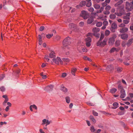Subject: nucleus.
I'll list each match as a JSON object with an SVG mask.
<instances>
[{
    "instance_id": "nucleus-1",
    "label": "nucleus",
    "mask_w": 133,
    "mask_h": 133,
    "mask_svg": "<svg viewBox=\"0 0 133 133\" xmlns=\"http://www.w3.org/2000/svg\"><path fill=\"white\" fill-rule=\"evenodd\" d=\"M71 43V42L70 38L69 37H67L63 41L62 48L63 49L66 48L69 49L71 48L70 46Z\"/></svg>"
},
{
    "instance_id": "nucleus-2",
    "label": "nucleus",
    "mask_w": 133,
    "mask_h": 133,
    "mask_svg": "<svg viewBox=\"0 0 133 133\" xmlns=\"http://www.w3.org/2000/svg\"><path fill=\"white\" fill-rule=\"evenodd\" d=\"M101 41L99 40L96 43L97 46L103 47L106 45V43L107 41V38H105L102 41Z\"/></svg>"
},
{
    "instance_id": "nucleus-3",
    "label": "nucleus",
    "mask_w": 133,
    "mask_h": 133,
    "mask_svg": "<svg viewBox=\"0 0 133 133\" xmlns=\"http://www.w3.org/2000/svg\"><path fill=\"white\" fill-rule=\"evenodd\" d=\"M118 89L120 90L121 95L120 98H124L125 96V92L122 87L120 85H119L118 87Z\"/></svg>"
},
{
    "instance_id": "nucleus-4",
    "label": "nucleus",
    "mask_w": 133,
    "mask_h": 133,
    "mask_svg": "<svg viewBox=\"0 0 133 133\" xmlns=\"http://www.w3.org/2000/svg\"><path fill=\"white\" fill-rule=\"evenodd\" d=\"M117 36L115 34H113L112 37L109 38L108 40V44L110 45H112L115 41V39L116 38Z\"/></svg>"
},
{
    "instance_id": "nucleus-5",
    "label": "nucleus",
    "mask_w": 133,
    "mask_h": 133,
    "mask_svg": "<svg viewBox=\"0 0 133 133\" xmlns=\"http://www.w3.org/2000/svg\"><path fill=\"white\" fill-rule=\"evenodd\" d=\"M125 9L128 11H130L133 9V7L131 3L128 2H126L125 3Z\"/></svg>"
},
{
    "instance_id": "nucleus-6",
    "label": "nucleus",
    "mask_w": 133,
    "mask_h": 133,
    "mask_svg": "<svg viewBox=\"0 0 133 133\" xmlns=\"http://www.w3.org/2000/svg\"><path fill=\"white\" fill-rule=\"evenodd\" d=\"M80 16L83 17L84 19H86L88 17L89 15L86 11L83 10L81 11Z\"/></svg>"
},
{
    "instance_id": "nucleus-7",
    "label": "nucleus",
    "mask_w": 133,
    "mask_h": 133,
    "mask_svg": "<svg viewBox=\"0 0 133 133\" xmlns=\"http://www.w3.org/2000/svg\"><path fill=\"white\" fill-rule=\"evenodd\" d=\"M52 61L57 64L59 65V62H60L61 64H63V61L61 60L60 58L58 57H57L56 58L53 59H52Z\"/></svg>"
},
{
    "instance_id": "nucleus-8",
    "label": "nucleus",
    "mask_w": 133,
    "mask_h": 133,
    "mask_svg": "<svg viewBox=\"0 0 133 133\" xmlns=\"http://www.w3.org/2000/svg\"><path fill=\"white\" fill-rule=\"evenodd\" d=\"M85 41L86 43V45L88 47H89L90 46V43L91 41V39L90 37H88L85 38Z\"/></svg>"
},
{
    "instance_id": "nucleus-9",
    "label": "nucleus",
    "mask_w": 133,
    "mask_h": 133,
    "mask_svg": "<svg viewBox=\"0 0 133 133\" xmlns=\"http://www.w3.org/2000/svg\"><path fill=\"white\" fill-rule=\"evenodd\" d=\"M123 2V0H120L115 4L114 6L115 7H118L120 9L122 7V6L120 5L122 4Z\"/></svg>"
},
{
    "instance_id": "nucleus-10",
    "label": "nucleus",
    "mask_w": 133,
    "mask_h": 133,
    "mask_svg": "<svg viewBox=\"0 0 133 133\" xmlns=\"http://www.w3.org/2000/svg\"><path fill=\"white\" fill-rule=\"evenodd\" d=\"M86 2L85 1H82L79 3V5H77L76 7L77 9L79 8L80 7L84 6L86 5Z\"/></svg>"
},
{
    "instance_id": "nucleus-11",
    "label": "nucleus",
    "mask_w": 133,
    "mask_h": 133,
    "mask_svg": "<svg viewBox=\"0 0 133 133\" xmlns=\"http://www.w3.org/2000/svg\"><path fill=\"white\" fill-rule=\"evenodd\" d=\"M128 28L126 27H123L119 29V32L121 33H124L127 32L128 30Z\"/></svg>"
},
{
    "instance_id": "nucleus-12",
    "label": "nucleus",
    "mask_w": 133,
    "mask_h": 133,
    "mask_svg": "<svg viewBox=\"0 0 133 133\" xmlns=\"http://www.w3.org/2000/svg\"><path fill=\"white\" fill-rule=\"evenodd\" d=\"M120 36L121 38L123 40L127 39L128 36V34H122Z\"/></svg>"
},
{
    "instance_id": "nucleus-13",
    "label": "nucleus",
    "mask_w": 133,
    "mask_h": 133,
    "mask_svg": "<svg viewBox=\"0 0 133 133\" xmlns=\"http://www.w3.org/2000/svg\"><path fill=\"white\" fill-rule=\"evenodd\" d=\"M117 27V24L115 22L112 23L111 25V30L112 31L113 29H115Z\"/></svg>"
},
{
    "instance_id": "nucleus-14",
    "label": "nucleus",
    "mask_w": 133,
    "mask_h": 133,
    "mask_svg": "<svg viewBox=\"0 0 133 133\" xmlns=\"http://www.w3.org/2000/svg\"><path fill=\"white\" fill-rule=\"evenodd\" d=\"M94 21V19L93 17H90L87 20V24H90L91 23Z\"/></svg>"
},
{
    "instance_id": "nucleus-15",
    "label": "nucleus",
    "mask_w": 133,
    "mask_h": 133,
    "mask_svg": "<svg viewBox=\"0 0 133 133\" xmlns=\"http://www.w3.org/2000/svg\"><path fill=\"white\" fill-rule=\"evenodd\" d=\"M114 69V67L112 65H110L108 66L106 68V69L107 70H112Z\"/></svg>"
},
{
    "instance_id": "nucleus-16",
    "label": "nucleus",
    "mask_w": 133,
    "mask_h": 133,
    "mask_svg": "<svg viewBox=\"0 0 133 133\" xmlns=\"http://www.w3.org/2000/svg\"><path fill=\"white\" fill-rule=\"evenodd\" d=\"M55 53L54 51H52L49 54V56L51 58H54L56 57Z\"/></svg>"
},
{
    "instance_id": "nucleus-17",
    "label": "nucleus",
    "mask_w": 133,
    "mask_h": 133,
    "mask_svg": "<svg viewBox=\"0 0 133 133\" xmlns=\"http://www.w3.org/2000/svg\"><path fill=\"white\" fill-rule=\"evenodd\" d=\"M53 86L52 85H50L46 87L45 88V90L47 91H50L53 88Z\"/></svg>"
},
{
    "instance_id": "nucleus-18",
    "label": "nucleus",
    "mask_w": 133,
    "mask_h": 133,
    "mask_svg": "<svg viewBox=\"0 0 133 133\" xmlns=\"http://www.w3.org/2000/svg\"><path fill=\"white\" fill-rule=\"evenodd\" d=\"M133 39L131 38L129 39L127 43V45L128 46H129L133 43Z\"/></svg>"
},
{
    "instance_id": "nucleus-19",
    "label": "nucleus",
    "mask_w": 133,
    "mask_h": 133,
    "mask_svg": "<svg viewBox=\"0 0 133 133\" xmlns=\"http://www.w3.org/2000/svg\"><path fill=\"white\" fill-rule=\"evenodd\" d=\"M100 29L99 28L95 27L92 29V31L94 33H97L99 31Z\"/></svg>"
},
{
    "instance_id": "nucleus-20",
    "label": "nucleus",
    "mask_w": 133,
    "mask_h": 133,
    "mask_svg": "<svg viewBox=\"0 0 133 133\" xmlns=\"http://www.w3.org/2000/svg\"><path fill=\"white\" fill-rule=\"evenodd\" d=\"M69 27L71 29H73V28H76L77 27L76 25L73 23H70L69 25Z\"/></svg>"
},
{
    "instance_id": "nucleus-21",
    "label": "nucleus",
    "mask_w": 133,
    "mask_h": 133,
    "mask_svg": "<svg viewBox=\"0 0 133 133\" xmlns=\"http://www.w3.org/2000/svg\"><path fill=\"white\" fill-rule=\"evenodd\" d=\"M77 69L75 68H73L71 69V73L74 76L75 75V73L77 71Z\"/></svg>"
},
{
    "instance_id": "nucleus-22",
    "label": "nucleus",
    "mask_w": 133,
    "mask_h": 133,
    "mask_svg": "<svg viewBox=\"0 0 133 133\" xmlns=\"http://www.w3.org/2000/svg\"><path fill=\"white\" fill-rule=\"evenodd\" d=\"M120 9H121L119 10V13L122 16V15L124 14V9L123 6H122V8H121Z\"/></svg>"
},
{
    "instance_id": "nucleus-23",
    "label": "nucleus",
    "mask_w": 133,
    "mask_h": 133,
    "mask_svg": "<svg viewBox=\"0 0 133 133\" xmlns=\"http://www.w3.org/2000/svg\"><path fill=\"white\" fill-rule=\"evenodd\" d=\"M120 41L119 40H117L115 43V45L117 47L120 45Z\"/></svg>"
},
{
    "instance_id": "nucleus-24",
    "label": "nucleus",
    "mask_w": 133,
    "mask_h": 133,
    "mask_svg": "<svg viewBox=\"0 0 133 133\" xmlns=\"http://www.w3.org/2000/svg\"><path fill=\"white\" fill-rule=\"evenodd\" d=\"M89 118L90 120L92 121L94 124H95L96 123V121L93 116H90L89 117Z\"/></svg>"
},
{
    "instance_id": "nucleus-25",
    "label": "nucleus",
    "mask_w": 133,
    "mask_h": 133,
    "mask_svg": "<svg viewBox=\"0 0 133 133\" xmlns=\"http://www.w3.org/2000/svg\"><path fill=\"white\" fill-rule=\"evenodd\" d=\"M117 89L115 88H113L110 90V92L112 93H115L117 91Z\"/></svg>"
},
{
    "instance_id": "nucleus-26",
    "label": "nucleus",
    "mask_w": 133,
    "mask_h": 133,
    "mask_svg": "<svg viewBox=\"0 0 133 133\" xmlns=\"http://www.w3.org/2000/svg\"><path fill=\"white\" fill-rule=\"evenodd\" d=\"M62 60L65 63H68L70 61V60L68 58H63L62 59Z\"/></svg>"
},
{
    "instance_id": "nucleus-27",
    "label": "nucleus",
    "mask_w": 133,
    "mask_h": 133,
    "mask_svg": "<svg viewBox=\"0 0 133 133\" xmlns=\"http://www.w3.org/2000/svg\"><path fill=\"white\" fill-rule=\"evenodd\" d=\"M81 51H82L83 52H87V49L84 47H82L81 48Z\"/></svg>"
},
{
    "instance_id": "nucleus-28",
    "label": "nucleus",
    "mask_w": 133,
    "mask_h": 133,
    "mask_svg": "<svg viewBox=\"0 0 133 133\" xmlns=\"http://www.w3.org/2000/svg\"><path fill=\"white\" fill-rule=\"evenodd\" d=\"M115 51H117L116 48L114 47H113L111 49L110 51V53H112Z\"/></svg>"
},
{
    "instance_id": "nucleus-29",
    "label": "nucleus",
    "mask_w": 133,
    "mask_h": 133,
    "mask_svg": "<svg viewBox=\"0 0 133 133\" xmlns=\"http://www.w3.org/2000/svg\"><path fill=\"white\" fill-rule=\"evenodd\" d=\"M94 8L96 9H99L100 8L99 5L97 4H95L94 5Z\"/></svg>"
},
{
    "instance_id": "nucleus-30",
    "label": "nucleus",
    "mask_w": 133,
    "mask_h": 133,
    "mask_svg": "<svg viewBox=\"0 0 133 133\" xmlns=\"http://www.w3.org/2000/svg\"><path fill=\"white\" fill-rule=\"evenodd\" d=\"M113 105L114 106L113 108L115 109L117 107L118 104L117 102H115L113 104Z\"/></svg>"
},
{
    "instance_id": "nucleus-31",
    "label": "nucleus",
    "mask_w": 133,
    "mask_h": 133,
    "mask_svg": "<svg viewBox=\"0 0 133 133\" xmlns=\"http://www.w3.org/2000/svg\"><path fill=\"white\" fill-rule=\"evenodd\" d=\"M110 31L108 30H106L105 33V35L106 36H108L110 34Z\"/></svg>"
},
{
    "instance_id": "nucleus-32",
    "label": "nucleus",
    "mask_w": 133,
    "mask_h": 133,
    "mask_svg": "<svg viewBox=\"0 0 133 133\" xmlns=\"http://www.w3.org/2000/svg\"><path fill=\"white\" fill-rule=\"evenodd\" d=\"M110 18L112 19H114L115 18L116 16L115 14H112L110 15Z\"/></svg>"
},
{
    "instance_id": "nucleus-33",
    "label": "nucleus",
    "mask_w": 133,
    "mask_h": 133,
    "mask_svg": "<svg viewBox=\"0 0 133 133\" xmlns=\"http://www.w3.org/2000/svg\"><path fill=\"white\" fill-rule=\"evenodd\" d=\"M102 24V23L101 22H97L96 25L98 27H99L101 26Z\"/></svg>"
},
{
    "instance_id": "nucleus-34",
    "label": "nucleus",
    "mask_w": 133,
    "mask_h": 133,
    "mask_svg": "<svg viewBox=\"0 0 133 133\" xmlns=\"http://www.w3.org/2000/svg\"><path fill=\"white\" fill-rule=\"evenodd\" d=\"M66 101V103H69L70 102V98L69 97H66L65 98Z\"/></svg>"
},
{
    "instance_id": "nucleus-35",
    "label": "nucleus",
    "mask_w": 133,
    "mask_h": 133,
    "mask_svg": "<svg viewBox=\"0 0 133 133\" xmlns=\"http://www.w3.org/2000/svg\"><path fill=\"white\" fill-rule=\"evenodd\" d=\"M130 19H124L123 20V22L125 24H127L129 23Z\"/></svg>"
},
{
    "instance_id": "nucleus-36",
    "label": "nucleus",
    "mask_w": 133,
    "mask_h": 133,
    "mask_svg": "<svg viewBox=\"0 0 133 133\" xmlns=\"http://www.w3.org/2000/svg\"><path fill=\"white\" fill-rule=\"evenodd\" d=\"M104 37V35L103 33H101L99 40H102Z\"/></svg>"
},
{
    "instance_id": "nucleus-37",
    "label": "nucleus",
    "mask_w": 133,
    "mask_h": 133,
    "mask_svg": "<svg viewBox=\"0 0 133 133\" xmlns=\"http://www.w3.org/2000/svg\"><path fill=\"white\" fill-rule=\"evenodd\" d=\"M53 36V34H49L46 35V37L48 38H50Z\"/></svg>"
},
{
    "instance_id": "nucleus-38",
    "label": "nucleus",
    "mask_w": 133,
    "mask_h": 133,
    "mask_svg": "<svg viewBox=\"0 0 133 133\" xmlns=\"http://www.w3.org/2000/svg\"><path fill=\"white\" fill-rule=\"evenodd\" d=\"M93 35L97 37V38H98L100 36L99 34H97L96 33H94L93 34Z\"/></svg>"
},
{
    "instance_id": "nucleus-39",
    "label": "nucleus",
    "mask_w": 133,
    "mask_h": 133,
    "mask_svg": "<svg viewBox=\"0 0 133 133\" xmlns=\"http://www.w3.org/2000/svg\"><path fill=\"white\" fill-rule=\"evenodd\" d=\"M111 8V7L110 5H108L105 8V10H108L109 11V10H110Z\"/></svg>"
},
{
    "instance_id": "nucleus-40",
    "label": "nucleus",
    "mask_w": 133,
    "mask_h": 133,
    "mask_svg": "<svg viewBox=\"0 0 133 133\" xmlns=\"http://www.w3.org/2000/svg\"><path fill=\"white\" fill-rule=\"evenodd\" d=\"M122 70V69L121 68L118 67L117 69V71L118 72H121Z\"/></svg>"
},
{
    "instance_id": "nucleus-41",
    "label": "nucleus",
    "mask_w": 133,
    "mask_h": 133,
    "mask_svg": "<svg viewBox=\"0 0 133 133\" xmlns=\"http://www.w3.org/2000/svg\"><path fill=\"white\" fill-rule=\"evenodd\" d=\"M90 130L92 132H94L95 131L94 127L93 126H92L91 127Z\"/></svg>"
},
{
    "instance_id": "nucleus-42",
    "label": "nucleus",
    "mask_w": 133,
    "mask_h": 133,
    "mask_svg": "<svg viewBox=\"0 0 133 133\" xmlns=\"http://www.w3.org/2000/svg\"><path fill=\"white\" fill-rule=\"evenodd\" d=\"M104 8L103 7H101L100 9L98 11V12H97V13H101L102 12L103 10H104Z\"/></svg>"
},
{
    "instance_id": "nucleus-43",
    "label": "nucleus",
    "mask_w": 133,
    "mask_h": 133,
    "mask_svg": "<svg viewBox=\"0 0 133 133\" xmlns=\"http://www.w3.org/2000/svg\"><path fill=\"white\" fill-rule=\"evenodd\" d=\"M61 90L64 92H66L67 91V89L64 87H63Z\"/></svg>"
},
{
    "instance_id": "nucleus-44",
    "label": "nucleus",
    "mask_w": 133,
    "mask_h": 133,
    "mask_svg": "<svg viewBox=\"0 0 133 133\" xmlns=\"http://www.w3.org/2000/svg\"><path fill=\"white\" fill-rule=\"evenodd\" d=\"M125 25L124 24V23H121V24H120L119 25V26L121 28H123L125 26Z\"/></svg>"
},
{
    "instance_id": "nucleus-45",
    "label": "nucleus",
    "mask_w": 133,
    "mask_h": 133,
    "mask_svg": "<svg viewBox=\"0 0 133 133\" xmlns=\"http://www.w3.org/2000/svg\"><path fill=\"white\" fill-rule=\"evenodd\" d=\"M126 45V42L125 41H123L121 45L122 47H124Z\"/></svg>"
},
{
    "instance_id": "nucleus-46",
    "label": "nucleus",
    "mask_w": 133,
    "mask_h": 133,
    "mask_svg": "<svg viewBox=\"0 0 133 133\" xmlns=\"http://www.w3.org/2000/svg\"><path fill=\"white\" fill-rule=\"evenodd\" d=\"M103 24L104 25L107 26L108 24V22L106 21H104L103 22Z\"/></svg>"
},
{
    "instance_id": "nucleus-47",
    "label": "nucleus",
    "mask_w": 133,
    "mask_h": 133,
    "mask_svg": "<svg viewBox=\"0 0 133 133\" xmlns=\"http://www.w3.org/2000/svg\"><path fill=\"white\" fill-rule=\"evenodd\" d=\"M103 13L104 14L108 15L109 14L110 12L108 10H106L105 11H104Z\"/></svg>"
},
{
    "instance_id": "nucleus-48",
    "label": "nucleus",
    "mask_w": 133,
    "mask_h": 133,
    "mask_svg": "<svg viewBox=\"0 0 133 133\" xmlns=\"http://www.w3.org/2000/svg\"><path fill=\"white\" fill-rule=\"evenodd\" d=\"M86 6L87 7H90L91 5V2H88L86 4Z\"/></svg>"
},
{
    "instance_id": "nucleus-49",
    "label": "nucleus",
    "mask_w": 133,
    "mask_h": 133,
    "mask_svg": "<svg viewBox=\"0 0 133 133\" xmlns=\"http://www.w3.org/2000/svg\"><path fill=\"white\" fill-rule=\"evenodd\" d=\"M123 18L124 19H130V18L128 16H127L126 15L124 16L123 17Z\"/></svg>"
},
{
    "instance_id": "nucleus-50",
    "label": "nucleus",
    "mask_w": 133,
    "mask_h": 133,
    "mask_svg": "<svg viewBox=\"0 0 133 133\" xmlns=\"http://www.w3.org/2000/svg\"><path fill=\"white\" fill-rule=\"evenodd\" d=\"M93 114L94 115L97 116H98V113L96 112L94 110H93L92 111Z\"/></svg>"
},
{
    "instance_id": "nucleus-51",
    "label": "nucleus",
    "mask_w": 133,
    "mask_h": 133,
    "mask_svg": "<svg viewBox=\"0 0 133 133\" xmlns=\"http://www.w3.org/2000/svg\"><path fill=\"white\" fill-rule=\"evenodd\" d=\"M4 77V75L3 74L0 76V81L2 80Z\"/></svg>"
},
{
    "instance_id": "nucleus-52",
    "label": "nucleus",
    "mask_w": 133,
    "mask_h": 133,
    "mask_svg": "<svg viewBox=\"0 0 133 133\" xmlns=\"http://www.w3.org/2000/svg\"><path fill=\"white\" fill-rule=\"evenodd\" d=\"M89 11L90 12H92L94 11V9L92 8H90L88 9Z\"/></svg>"
},
{
    "instance_id": "nucleus-53",
    "label": "nucleus",
    "mask_w": 133,
    "mask_h": 133,
    "mask_svg": "<svg viewBox=\"0 0 133 133\" xmlns=\"http://www.w3.org/2000/svg\"><path fill=\"white\" fill-rule=\"evenodd\" d=\"M47 120L45 119H43L42 121L43 123L42 124L43 125L44 124L46 123V122Z\"/></svg>"
},
{
    "instance_id": "nucleus-54",
    "label": "nucleus",
    "mask_w": 133,
    "mask_h": 133,
    "mask_svg": "<svg viewBox=\"0 0 133 133\" xmlns=\"http://www.w3.org/2000/svg\"><path fill=\"white\" fill-rule=\"evenodd\" d=\"M102 5L103 7L107 6V4L106 3H105V2H104L102 3Z\"/></svg>"
},
{
    "instance_id": "nucleus-55",
    "label": "nucleus",
    "mask_w": 133,
    "mask_h": 133,
    "mask_svg": "<svg viewBox=\"0 0 133 133\" xmlns=\"http://www.w3.org/2000/svg\"><path fill=\"white\" fill-rule=\"evenodd\" d=\"M44 29V26H41L39 28V30L41 31H42Z\"/></svg>"
},
{
    "instance_id": "nucleus-56",
    "label": "nucleus",
    "mask_w": 133,
    "mask_h": 133,
    "mask_svg": "<svg viewBox=\"0 0 133 133\" xmlns=\"http://www.w3.org/2000/svg\"><path fill=\"white\" fill-rule=\"evenodd\" d=\"M93 34L89 32L87 34V36H92Z\"/></svg>"
},
{
    "instance_id": "nucleus-57",
    "label": "nucleus",
    "mask_w": 133,
    "mask_h": 133,
    "mask_svg": "<svg viewBox=\"0 0 133 133\" xmlns=\"http://www.w3.org/2000/svg\"><path fill=\"white\" fill-rule=\"evenodd\" d=\"M124 64L126 65H129L130 63L129 62L127 61H125L124 62Z\"/></svg>"
},
{
    "instance_id": "nucleus-58",
    "label": "nucleus",
    "mask_w": 133,
    "mask_h": 133,
    "mask_svg": "<svg viewBox=\"0 0 133 133\" xmlns=\"http://www.w3.org/2000/svg\"><path fill=\"white\" fill-rule=\"evenodd\" d=\"M0 90L2 91H4L5 90V89L4 87H2L0 88Z\"/></svg>"
},
{
    "instance_id": "nucleus-59",
    "label": "nucleus",
    "mask_w": 133,
    "mask_h": 133,
    "mask_svg": "<svg viewBox=\"0 0 133 133\" xmlns=\"http://www.w3.org/2000/svg\"><path fill=\"white\" fill-rule=\"evenodd\" d=\"M56 39L57 41L61 39V37L59 36H57L56 37Z\"/></svg>"
},
{
    "instance_id": "nucleus-60",
    "label": "nucleus",
    "mask_w": 133,
    "mask_h": 133,
    "mask_svg": "<svg viewBox=\"0 0 133 133\" xmlns=\"http://www.w3.org/2000/svg\"><path fill=\"white\" fill-rule=\"evenodd\" d=\"M84 24L83 22H81L79 23V25L81 26H82L84 25Z\"/></svg>"
},
{
    "instance_id": "nucleus-61",
    "label": "nucleus",
    "mask_w": 133,
    "mask_h": 133,
    "mask_svg": "<svg viewBox=\"0 0 133 133\" xmlns=\"http://www.w3.org/2000/svg\"><path fill=\"white\" fill-rule=\"evenodd\" d=\"M46 63H43L41 65L42 67V68L45 67L46 66Z\"/></svg>"
},
{
    "instance_id": "nucleus-62",
    "label": "nucleus",
    "mask_w": 133,
    "mask_h": 133,
    "mask_svg": "<svg viewBox=\"0 0 133 133\" xmlns=\"http://www.w3.org/2000/svg\"><path fill=\"white\" fill-rule=\"evenodd\" d=\"M20 69H17L16 71V72L17 74H18L20 72Z\"/></svg>"
},
{
    "instance_id": "nucleus-63",
    "label": "nucleus",
    "mask_w": 133,
    "mask_h": 133,
    "mask_svg": "<svg viewBox=\"0 0 133 133\" xmlns=\"http://www.w3.org/2000/svg\"><path fill=\"white\" fill-rule=\"evenodd\" d=\"M66 74L65 73H63L62 74V77H64L66 76Z\"/></svg>"
},
{
    "instance_id": "nucleus-64",
    "label": "nucleus",
    "mask_w": 133,
    "mask_h": 133,
    "mask_svg": "<svg viewBox=\"0 0 133 133\" xmlns=\"http://www.w3.org/2000/svg\"><path fill=\"white\" fill-rule=\"evenodd\" d=\"M101 129H98L95 132V133H99L101 132Z\"/></svg>"
}]
</instances>
